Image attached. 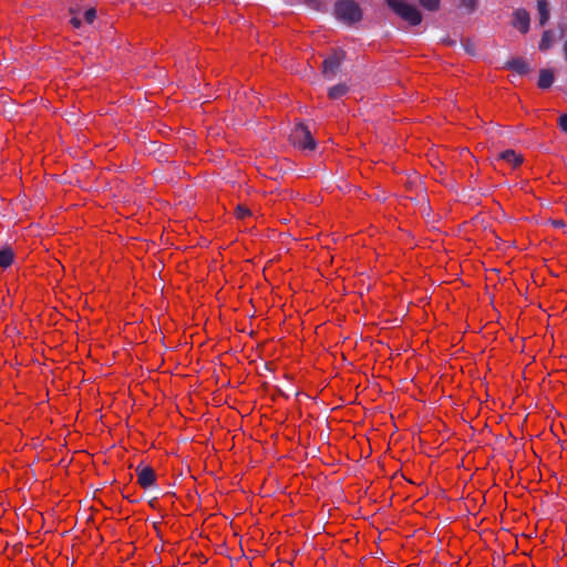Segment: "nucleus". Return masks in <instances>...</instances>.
<instances>
[{
  "instance_id": "obj_1",
  "label": "nucleus",
  "mask_w": 567,
  "mask_h": 567,
  "mask_svg": "<svg viewBox=\"0 0 567 567\" xmlns=\"http://www.w3.org/2000/svg\"><path fill=\"white\" fill-rule=\"evenodd\" d=\"M334 16L343 23L352 24L361 20L362 10L353 0H340L334 4Z\"/></svg>"
},
{
  "instance_id": "obj_2",
  "label": "nucleus",
  "mask_w": 567,
  "mask_h": 567,
  "mask_svg": "<svg viewBox=\"0 0 567 567\" xmlns=\"http://www.w3.org/2000/svg\"><path fill=\"white\" fill-rule=\"evenodd\" d=\"M388 6L403 20L412 25H417L422 21V14L415 6L404 0H386Z\"/></svg>"
},
{
  "instance_id": "obj_3",
  "label": "nucleus",
  "mask_w": 567,
  "mask_h": 567,
  "mask_svg": "<svg viewBox=\"0 0 567 567\" xmlns=\"http://www.w3.org/2000/svg\"><path fill=\"white\" fill-rule=\"evenodd\" d=\"M290 141L301 150L313 151L316 148V141L312 138L309 128L301 123L297 124L291 131Z\"/></svg>"
},
{
  "instance_id": "obj_4",
  "label": "nucleus",
  "mask_w": 567,
  "mask_h": 567,
  "mask_svg": "<svg viewBox=\"0 0 567 567\" xmlns=\"http://www.w3.org/2000/svg\"><path fill=\"white\" fill-rule=\"evenodd\" d=\"M136 472V484L143 488L147 489L156 484L157 474L155 470L150 465H138L135 470Z\"/></svg>"
},
{
  "instance_id": "obj_5",
  "label": "nucleus",
  "mask_w": 567,
  "mask_h": 567,
  "mask_svg": "<svg viewBox=\"0 0 567 567\" xmlns=\"http://www.w3.org/2000/svg\"><path fill=\"white\" fill-rule=\"evenodd\" d=\"M343 58V52L336 51L323 61L322 73L327 80L331 81L336 78Z\"/></svg>"
},
{
  "instance_id": "obj_6",
  "label": "nucleus",
  "mask_w": 567,
  "mask_h": 567,
  "mask_svg": "<svg viewBox=\"0 0 567 567\" xmlns=\"http://www.w3.org/2000/svg\"><path fill=\"white\" fill-rule=\"evenodd\" d=\"M529 13L525 9H517L514 12V27L520 32L526 33L529 30Z\"/></svg>"
},
{
  "instance_id": "obj_7",
  "label": "nucleus",
  "mask_w": 567,
  "mask_h": 567,
  "mask_svg": "<svg viewBox=\"0 0 567 567\" xmlns=\"http://www.w3.org/2000/svg\"><path fill=\"white\" fill-rule=\"evenodd\" d=\"M505 69L512 70L519 75L526 74L529 72L530 68L527 61L522 58H513L507 61L504 65Z\"/></svg>"
},
{
  "instance_id": "obj_8",
  "label": "nucleus",
  "mask_w": 567,
  "mask_h": 567,
  "mask_svg": "<svg viewBox=\"0 0 567 567\" xmlns=\"http://www.w3.org/2000/svg\"><path fill=\"white\" fill-rule=\"evenodd\" d=\"M498 158L503 159L507 163H511L513 166H517L523 162L522 155L517 154L513 150H506L498 154Z\"/></svg>"
},
{
  "instance_id": "obj_9",
  "label": "nucleus",
  "mask_w": 567,
  "mask_h": 567,
  "mask_svg": "<svg viewBox=\"0 0 567 567\" xmlns=\"http://www.w3.org/2000/svg\"><path fill=\"white\" fill-rule=\"evenodd\" d=\"M554 83V74L548 69L539 71L538 86L543 90L549 89Z\"/></svg>"
},
{
  "instance_id": "obj_10",
  "label": "nucleus",
  "mask_w": 567,
  "mask_h": 567,
  "mask_svg": "<svg viewBox=\"0 0 567 567\" xmlns=\"http://www.w3.org/2000/svg\"><path fill=\"white\" fill-rule=\"evenodd\" d=\"M349 92V86L346 83H339L333 86H331L328 90V96L332 100H337L339 97H342Z\"/></svg>"
},
{
  "instance_id": "obj_11",
  "label": "nucleus",
  "mask_w": 567,
  "mask_h": 567,
  "mask_svg": "<svg viewBox=\"0 0 567 567\" xmlns=\"http://www.w3.org/2000/svg\"><path fill=\"white\" fill-rule=\"evenodd\" d=\"M537 10L539 13V24L545 25L549 20V9L547 0H537Z\"/></svg>"
},
{
  "instance_id": "obj_12",
  "label": "nucleus",
  "mask_w": 567,
  "mask_h": 567,
  "mask_svg": "<svg viewBox=\"0 0 567 567\" xmlns=\"http://www.w3.org/2000/svg\"><path fill=\"white\" fill-rule=\"evenodd\" d=\"M554 41V33L551 30H546L543 32L540 42H539V50L540 51H547L551 45Z\"/></svg>"
},
{
  "instance_id": "obj_13",
  "label": "nucleus",
  "mask_w": 567,
  "mask_h": 567,
  "mask_svg": "<svg viewBox=\"0 0 567 567\" xmlns=\"http://www.w3.org/2000/svg\"><path fill=\"white\" fill-rule=\"evenodd\" d=\"M14 259L13 250H0V267L8 268Z\"/></svg>"
},
{
  "instance_id": "obj_14",
  "label": "nucleus",
  "mask_w": 567,
  "mask_h": 567,
  "mask_svg": "<svg viewBox=\"0 0 567 567\" xmlns=\"http://www.w3.org/2000/svg\"><path fill=\"white\" fill-rule=\"evenodd\" d=\"M421 6L430 11H435L440 7V0H419Z\"/></svg>"
},
{
  "instance_id": "obj_15",
  "label": "nucleus",
  "mask_w": 567,
  "mask_h": 567,
  "mask_svg": "<svg viewBox=\"0 0 567 567\" xmlns=\"http://www.w3.org/2000/svg\"><path fill=\"white\" fill-rule=\"evenodd\" d=\"M250 215H251V213H250V210L247 207L241 206V205H238L236 207V216L238 218L244 219V218H246V217H248Z\"/></svg>"
},
{
  "instance_id": "obj_16",
  "label": "nucleus",
  "mask_w": 567,
  "mask_h": 567,
  "mask_svg": "<svg viewBox=\"0 0 567 567\" xmlns=\"http://www.w3.org/2000/svg\"><path fill=\"white\" fill-rule=\"evenodd\" d=\"M460 4L468 11H473L477 6V0H461Z\"/></svg>"
},
{
  "instance_id": "obj_17",
  "label": "nucleus",
  "mask_w": 567,
  "mask_h": 567,
  "mask_svg": "<svg viewBox=\"0 0 567 567\" xmlns=\"http://www.w3.org/2000/svg\"><path fill=\"white\" fill-rule=\"evenodd\" d=\"M96 18V10L94 8L87 9L84 13V19L87 23H92Z\"/></svg>"
},
{
  "instance_id": "obj_18",
  "label": "nucleus",
  "mask_w": 567,
  "mask_h": 567,
  "mask_svg": "<svg viewBox=\"0 0 567 567\" xmlns=\"http://www.w3.org/2000/svg\"><path fill=\"white\" fill-rule=\"evenodd\" d=\"M559 126L560 128L567 133V113L566 114H563L560 117H559Z\"/></svg>"
},
{
  "instance_id": "obj_19",
  "label": "nucleus",
  "mask_w": 567,
  "mask_h": 567,
  "mask_svg": "<svg viewBox=\"0 0 567 567\" xmlns=\"http://www.w3.org/2000/svg\"><path fill=\"white\" fill-rule=\"evenodd\" d=\"M71 23L73 24L74 28H80L82 24V21L79 18L74 17L71 19Z\"/></svg>"
},
{
  "instance_id": "obj_20",
  "label": "nucleus",
  "mask_w": 567,
  "mask_h": 567,
  "mask_svg": "<svg viewBox=\"0 0 567 567\" xmlns=\"http://www.w3.org/2000/svg\"><path fill=\"white\" fill-rule=\"evenodd\" d=\"M553 226L556 228H560L565 226V223L561 219H556L551 221Z\"/></svg>"
},
{
  "instance_id": "obj_21",
  "label": "nucleus",
  "mask_w": 567,
  "mask_h": 567,
  "mask_svg": "<svg viewBox=\"0 0 567 567\" xmlns=\"http://www.w3.org/2000/svg\"><path fill=\"white\" fill-rule=\"evenodd\" d=\"M158 504V499L157 498H153L148 502V505L152 507V508H156V505Z\"/></svg>"
},
{
  "instance_id": "obj_22",
  "label": "nucleus",
  "mask_w": 567,
  "mask_h": 567,
  "mask_svg": "<svg viewBox=\"0 0 567 567\" xmlns=\"http://www.w3.org/2000/svg\"><path fill=\"white\" fill-rule=\"evenodd\" d=\"M563 53H564V59L567 62V38H566V41L564 43Z\"/></svg>"
}]
</instances>
